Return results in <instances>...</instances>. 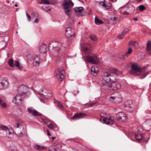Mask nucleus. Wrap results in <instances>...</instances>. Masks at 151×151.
<instances>
[{
    "mask_svg": "<svg viewBox=\"0 0 151 151\" xmlns=\"http://www.w3.org/2000/svg\"><path fill=\"white\" fill-rule=\"evenodd\" d=\"M120 72L116 68H111L109 70L104 72L102 76L101 83L103 86L109 90H117L121 87V84L116 82L118 79H114L113 76H117Z\"/></svg>",
    "mask_w": 151,
    "mask_h": 151,
    "instance_id": "obj_1",
    "label": "nucleus"
},
{
    "mask_svg": "<svg viewBox=\"0 0 151 151\" xmlns=\"http://www.w3.org/2000/svg\"><path fill=\"white\" fill-rule=\"evenodd\" d=\"M81 47L83 52L86 54L85 57L86 61L92 64H97L99 59L96 55L91 53V45L89 44L84 43L81 45Z\"/></svg>",
    "mask_w": 151,
    "mask_h": 151,
    "instance_id": "obj_2",
    "label": "nucleus"
},
{
    "mask_svg": "<svg viewBox=\"0 0 151 151\" xmlns=\"http://www.w3.org/2000/svg\"><path fill=\"white\" fill-rule=\"evenodd\" d=\"M142 68L138 65L137 63L132 64L131 66L130 73L134 76H138L141 79L144 78L150 72L148 71L142 73Z\"/></svg>",
    "mask_w": 151,
    "mask_h": 151,
    "instance_id": "obj_3",
    "label": "nucleus"
},
{
    "mask_svg": "<svg viewBox=\"0 0 151 151\" xmlns=\"http://www.w3.org/2000/svg\"><path fill=\"white\" fill-rule=\"evenodd\" d=\"M73 4L71 0H64L63 6L65 12L67 16H70V10L69 8L73 6Z\"/></svg>",
    "mask_w": 151,
    "mask_h": 151,
    "instance_id": "obj_4",
    "label": "nucleus"
},
{
    "mask_svg": "<svg viewBox=\"0 0 151 151\" xmlns=\"http://www.w3.org/2000/svg\"><path fill=\"white\" fill-rule=\"evenodd\" d=\"M24 123L21 120H19L14 125V128L15 129L20 128V129H17V134L19 136H22V135L23 132H24V129L23 126Z\"/></svg>",
    "mask_w": 151,
    "mask_h": 151,
    "instance_id": "obj_5",
    "label": "nucleus"
},
{
    "mask_svg": "<svg viewBox=\"0 0 151 151\" xmlns=\"http://www.w3.org/2000/svg\"><path fill=\"white\" fill-rule=\"evenodd\" d=\"M64 70H63L58 69L55 70L54 75L56 77L58 78L59 81H61L64 78Z\"/></svg>",
    "mask_w": 151,
    "mask_h": 151,
    "instance_id": "obj_6",
    "label": "nucleus"
},
{
    "mask_svg": "<svg viewBox=\"0 0 151 151\" xmlns=\"http://www.w3.org/2000/svg\"><path fill=\"white\" fill-rule=\"evenodd\" d=\"M65 35L68 38L74 37L75 35L74 29L71 27H67L65 31Z\"/></svg>",
    "mask_w": 151,
    "mask_h": 151,
    "instance_id": "obj_7",
    "label": "nucleus"
},
{
    "mask_svg": "<svg viewBox=\"0 0 151 151\" xmlns=\"http://www.w3.org/2000/svg\"><path fill=\"white\" fill-rule=\"evenodd\" d=\"M101 116H102L101 118H100V121L102 120L104 123L107 124L112 125L113 124V120L111 117L108 118L102 115V114H100Z\"/></svg>",
    "mask_w": 151,
    "mask_h": 151,
    "instance_id": "obj_8",
    "label": "nucleus"
},
{
    "mask_svg": "<svg viewBox=\"0 0 151 151\" xmlns=\"http://www.w3.org/2000/svg\"><path fill=\"white\" fill-rule=\"evenodd\" d=\"M28 89L27 86L24 85H21L18 88V93L23 95L27 93Z\"/></svg>",
    "mask_w": 151,
    "mask_h": 151,
    "instance_id": "obj_9",
    "label": "nucleus"
},
{
    "mask_svg": "<svg viewBox=\"0 0 151 151\" xmlns=\"http://www.w3.org/2000/svg\"><path fill=\"white\" fill-rule=\"evenodd\" d=\"M116 117L118 119L122 121L126 120L127 118L126 115L122 112L116 114Z\"/></svg>",
    "mask_w": 151,
    "mask_h": 151,
    "instance_id": "obj_10",
    "label": "nucleus"
},
{
    "mask_svg": "<svg viewBox=\"0 0 151 151\" xmlns=\"http://www.w3.org/2000/svg\"><path fill=\"white\" fill-rule=\"evenodd\" d=\"M52 46L53 48H55L57 51H58L62 47L61 43L58 42H52L50 44V46Z\"/></svg>",
    "mask_w": 151,
    "mask_h": 151,
    "instance_id": "obj_11",
    "label": "nucleus"
},
{
    "mask_svg": "<svg viewBox=\"0 0 151 151\" xmlns=\"http://www.w3.org/2000/svg\"><path fill=\"white\" fill-rule=\"evenodd\" d=\"M22 96L19 93H18L14 97L13 101H15V103L17 105H20L21 104L22 101Z\"/></svg>",
    "mask_w": 151,
    "mask_h": 151,
    "instance_id": "obj_12",
    "label": "nucleus"
},
{
    "mask_svg": "<svg viewBox=\"0 0 151 151\" xmlns=\"http://www.w3.org/2000/svg\"><path fill=\"white\" fill-rule=\"evenodd\" d=\"M127 9V15H129L134 13L135 10V7L131 4L126 6Z\"/></svg>",
    "mask_w": 151,
    "mask_h": 151,
    "instance_id": "obj_13",
    "label": "nucleus"
},
{
    "mask_svg": "<svg viewBox=\"0 0 151 151\" xmlns=\"http://www.w3.org/2000/svg\"><path fill=\"white\" fill-rule=\"evenodd\" d=\"M9 85V83L6 79H3L0 80V89L4 87H7Z\"/></svg>",
    "mask_w": 151,
    "mask_h": 151,
    "instance_id": "obj_14",
    "label": "nucleus"
},
{
    "mask_svg": "<svg viewBox=\"0 0 151 151\" xmlns=\"http://www.w3.org/2000/svg\"><path fill=\"white\" fill-rule=\"evenodd\" d=\"M86 116V114H85L80 113L74 115L71 117V119L72 120L77 119L84 117H85Z\"/></svg>",
    "mask_w": 151,
    "mask_h": 151,
    "instance_id": "obj_15",
    "label": "nucleus"
},
{
    "mask_svg": "<svg viewBox=\"0 0 151 151\" xmlns=\"http://www.w3.org/2000/svg\"><path fill=\"white\" fill-rule=\"evenodd\" d=\"M92 74L94 76H96L99 72V68L95 65H93L92 66L91 69Z\"/></svg>",
    "mask_w": 151,
    "mask_h": 151,
    "instance_id": "obj_16",
    "label": "nucleus"
},
{
    "mask_svg": "<svg viewBox=\"0 0 151 151\" xmlns=\"http://www.w3.org/2000/svg\"><path fill=\"white\" fill-rule=\"evenodd\" d=\"M125 106L127 108H128V110L131 111L133 110L134 107V105L132 101H128L126 102Z\"/></svg>",
    "mask_w": 151,
    "mask_h": 151,
    "instance_id": "obj_17",
    "label": "nucleus"
},
{
    "mask_svg": "<svg viewBox=\"0 0 151 151\" xmlns=\"http://www.w3.org/2000/svg\"><path fill=\"white\" fill-rule=\"evenodd\" d=\"M27 110L29 113L33 116H37L39 115L38 112L36 110L29 108H27Z\"/></svg>",
    "mask_w": 151,
    "mask_h": 151,
    "instance_id": "obj_18",
    "label": "nucleus"
},
{
    "mask_svg": "<svg viewBox=\"0 0 151 151\" xmlns=\"http://www.w3.org/2000/svg\"><path fill=\"white\" fill-rule=\"evenodd\" d=\"M47 46L45 44H42L38 48L40 52L42 53H45L46 52Z\"/></svg>",
    "mask_w": 151,
    "mask_h": 151,
    "instance_id": "obj_19",
    "label": "nucleus"
},
{
    "mask_svg": "<svg viewBox=\"0 0 151 151\" xmlns=\"http://www.w3.org/2000/svg\"><path fill=\"white\" fill-rule=\"evenodd\" d=\"M35 149L39 151L47 149L46 147H44L42 145H39L37 144L35 145Z\"/></svg>",
    "mask_w": 151,
    "mask_h": 151,
    "instance_id": "obj_20",
    "label": "nucleus"
},
{
    "mask_svg": "<svg viewBox=\"0 0 151 151\" xmlns=\"http://www.w3.org/2000/svg\"><path fill=\"white\" fill-rule=\"evenodd\" d=\"M100 4L106 9H110L111 8V5L110 4H105L104 2H101Z\"/></svg>",
    "mask_w": 151,
    "mask_h": 151,
    "instance_id": "obj_21",
    "label": "nucleus"
},
{
    "mask_svg": "<svg viewBox=\"0 0 151 151\" xmlns=\"http://www.w3.org/2000/svg\"><path fill=\"white\" fill-rule=\"evenodd\" d=\"M14 67H16L19 69H20L23 68V66L21 65L18 60L14 61Z\"/></svg>",
    "mask_w": 151,
    "mask_h": 151,
    "instance_id": "obj_22",
    "label": "nucleus"
},
{
    "mask_svg": "<svg viewBox=\"0 0 151 151\" xmlns=\"http://www.w3.org/2000/svg\"><path fill=\"white\" fill-rule=\"evenodd\" d=\"M113 101L114 102L117 103H119L121 102L122 101V98L120 94H119L118 96H117L116 98H115Z\"/></svg>",
    "mask_w": 151,
    "mask_h": 151,
    "instance_id": "obj_23",
    "label": "nucleus"
},
{
    "mask_svg": "<svg viewBox=\"0 0 151 151\" xmlns=\"http://www.w3.org/2000/svg\"><path fill=\"white\" fill-rule=\"evenodd\" d=\"M74 10L76 13L79 14L83 11V8L82 7H76L74 9Z\"/></svg>",
    "mask_w": 151,
    "mask_h": 151,
    "instance_id": "obj_24",
    "label": "nucleus"
},
{
    "mask_svg": "<svg viewBox=\"0 0 151 151\" xmlns=\"http://www.w3.org/2000/svg\"><path fill=\"white\" fill-rule=\"evenodd\" d=\"M135 137L136 139L138 141H140L142 140L143 138V135L139 132L138 133L135 135Z\"/></svg>",
    "mask_w": 151,
    "mask_h": 151,
    "instance_id": "obj_25",
    "label": "nucleus"
},
{
    "mask_svg": "<svg viewBox=\"0 0 151 151\" xmlns=\"http://www.w3.org/2000/svg\"><path fill=\"white\" fill-rule=\"evenodd\" d=\"M119 94L120 93L119 92H115L113 93L111 95V96L110 98V99H112L114 100L115 98L116 97H117V96H119Z\"/></svg>",
    "mask_w": 151,
    "mask_h": 151,
    "instance_id": "obj_26",
    "label": "nucleus"
},
{
    "mask_svg": "<svg viewBox=\"0 0 151 151\" xmlns=\"http://www.w3.org/2000/svg\"><path fill=\"white\" fill-rule=\"evenodd\" d=\"M95 22L96 24L100 25L104 23V22L101 19H98L97 17H96L95 18Z\"/></svg>",
    "mask_w": 151,
    "mask_h": 151,
    "instance_id": "obj_27",
    "label": "nucleus"
},
{
    "mask_svg": "<svg viewBox=\"0 0 151 151\" xmlns=\"http://www.w3.org/2000/svg\"><path fill=\"white\" fill-rule=\"evenodd\" d=\"M49 151H60L58 147L55 146H51L49 148Z\"/></svg>",
    "mask_w": 151,
    "mask_h": 151,
    "instance_id": "obj_28",
    "label": "nucleus"
},
{
    "mask_svg": "<svg viewBox=\"0 0 151 151\" xmlns=\"http://www.w3.org/2000/svg\"><path fill=\"white\" fill-rule=\"evenodd\" d=\"M37 94L39 95L40 96V97H42L40 98V101L43 103H44L45 100L44 99H45L46 98L45 96L43 94L40 93L39 92H37Z\"/></svg>",
    "mask_w": 151,
    "mask_h": 151,
    "instance_id": "obj_29",
    "label": "nucleus"
},
{
    "mask_svg": "<svg viewBox=\"0 0 151 151\" xmlns=\"http://www.w3.org/2000/svg\"><path fill=\"white\" fill-rule=\"evenodd\" d=\"M120 11L121 13L127 15V9L126 6L122 7Z\"/></svg>",
    "mask_w": 151,
    "mask_h": 151,
    "instance_id": "obj_30",
    "label": "nucleus"
},
{
    "mask_svg": "<svg viewBox=\"0 0 151 151\" xmlns=\"http://www.w3.org/2000/svg\"><path fill=\"white\" fill-rule=\"evenodd\" d=\"M8 63L9 66L11 67H14V61L12 59H10L8 61Z\"/></svg>",
    "mask_w": 151,
    "mask_h": 151,
    "instance_id": "obj_31",
    "label": "nucleus"
},
{
    "mask_svg": "<svg viewBox=\"0 0 151 151\" xmlns=\"http://www.w3.org/2000/svg\"><path fill=\"white\" fill-rule=\"evenodd\" d=\"M6 132V135L8 137L11 138L13 136V133L10 131L9 129Z\"/></svg>",
    "mask_w": 151,
    "mask_h": 151,
    "instance_id": "obj_32",
    "label": "nucleus"
},
{
    "mask_svg": "<svg viewBox=\"0 0 151 151\" xmlns=\"http://www.w3.org/2000/svg\"><path fill=\"white\" fill-rule=\"evenodd\" d=\"M0 106L3 108H5L6 106V103L2 101L1 97H0Z\"/></svg>",
    "mask_w": 151,
    "mask_h": 151,
    "instance_id": "obj_33",
    "label": "nucleus"
},
{
    "mask_svg": "<svg viewBox=\"0 0 151 151\" xmlns=\"http://www.w3.org/2000/svg\"><path fill=\"white\" fill-rule=\"evenodd\" d=\"M47 126L50 129H54V130H58V128L57 127H55L54 126L53 124L50 123L48 125H47Z\"/></svg>",
    "mask_w": 151,
    "mask_h": 151,
    "instance_id": "obj_34",
    "label": "nucleus"
},
{
    "mask_svg": "<svg viewBox=\"0 0 151 151\" xmlns=\"http://www.w3.org/2000/svg\"><path fill=\"white\" fill-rule=\"evenodd\" d=\"M34 61L37 64H39L40 63V58L38 56H36L34 59Z\"/></svg>",
    "mask_w": 151,
    "mask_h": 151,
    "instance_id": "obj_35",
    "label": "nucleus"
},
{
    "mask_svg": "<svg viewBox=\"0 0 151 151\" xmlns=\"http://www.w3.org/2000/svg\"><path fill=\"white\" fill-rule=\"evenodd\" d=\"M9 129L7 127L4 125H1L0 126V130L5 131L6 132Z\"/></svg>",
    "mask_w": 151,
    "mask_h": 151,
    "instance_id": "obj_36",
    "label": "nucleus"
},
{
    "mask_svg": "<svg viewBox=\"0 0 151 151\" xmlns=\"http://www.w3.org/2000/svg\"><path fill=\"white\" fill-rule=\"evenodd\" d=\"M50 3L49 0H41L40 4H50Z\"/></svg>",
    "mask_w": 151,
    "mask_h": 151,
    "instance_id": "obj_37",
    "label": "nucleus"
},
{
    "mask_svg": "<svg viewBox=\"0 0 151 151\" xmlns=\"http://www.w3.org/2000/svg\"><path fill=\"white\" fill-rule=\"evenodd\" d=\"M132 49L131 48H129L128 51L126 53L125 55L126 56H128L132 52Z\"/></svg>",
    "mask_w": 151,
    "mask_h": 151,
    "instance_id": "obj_38",
    "label": "nucleus"
},
{
    "mask_svg": "<svg viewBox=\"0 0 151 151\" xmlns=\"http://www.w3.org/2000/svg\"><path fill=\"white\" fill-rule=\"evenodd\" d=\"M129 44L130 45H132L134 46L137 45L138 43L136 42H134L133 41H130L129 42Z\"/></svg>",
    "mask_w": 151,
    "mask_h": 151,
    "instance_id": "obj_39",
    "label": "nucleus"
},
{
    "mask_svg": "<svg viewBox=\"0 0 151 151\" xmlns=\"http://www.w3.org/2000/svg\"><path fill=\"white\" fill-rule=\"evenodd\" d=\"M142 135L143 138L142 140L144 141H145L146 142H147L149 140V138L145 135L143 134Z\"/></svg>",
    "mask_w": 151,
    "mask_h": 151,
    "instance_id": "obj_40",
    "label": "nucleus"
},
{
    "mask_svg": "<svg viewBox=\"0 0 151 151\" xmlns=\"http://www.w3.org/2000/svg\"><path fill=\"white\" fill-rule=\"evenodd\" d=\"M42 8L45 11H49L50 10V9L49 7L45 5L42 6Z\"/></svg>",
    "mask_w": 151,
    "mask_h": 151,
    "instance_id": "obj_41",
    "label": "nucleus"
},
{
    "mask_svg": "<svg viewBox=\"0 0 151 151\" xmlns=\"http://www.w3.org/2000/svg\"><path fill=\"white\" fill-rule=\"evenodd\" d=\"M124 35L122 32L121 33L119 34L117 36V38L119 39H122L124 37Z\"/></svg>",
    "mask_w": 151,
    "mask_h": 151,
    "instance_id": "obj_42",
    "label": "nucleus"
},
{
    "mask_svg": "<svg viewBox=\"0 0 151 151\" xmlns=\"http://www.w3.org/2000/svg\"><path fill=\"white\" fill-rule=\"evenodd\" d=\"M139 8L140 11H143L146 9V8L143 5H140L139 6Z\"/></svg>",
    "mask_w": 151,
    "mask_h": 151,
    "instance_id": "obj_43",
    "label": "nucleus"
},
{
    "mask_svg": "<svg viewBox=\"0 0 151 151\" xmlns=\"http://www.w3.org/2000/svg\"><path fill=\"white\" fill-rule=\"evenodd\" d=\"M90 38L93 41H95L97 40L96 36L94 35H90Z\"/></svg>",
    "mask_w": 151,
    "mask_h": 151,
    "instance_id": "obj_44",
    "label": "nucleus"
},
{
    "mask_svg": "<svg viewBox=\"0 0 151 151\" xmlns=\"http://www.w3.org/2000/svg\"><path fill=\"white\" fill-rule=\"evenodd\" d=\"M151 47V41H149L148 42L147 44V49H149V48H150Z\"/></svg>",
    "mask_w": 151,
    "mask_h": 151,
    "instance_id": "obj_45",
    "label": "nucleus"
},
{
    "mask_svg": "<svg viewBox=\"0 0 151 151\" xmlns=\"http://www.w3.org/2000/svg\"><path fill=\"white\" fill-rule=\"evenodd\" d=\"M129 31V29H125L122 32V33L125 36V35Z\"/></svg>",
    "mask_w": 151,
    "mask_h": 151,
    "instance_id": "obj_46",
    "label": "nucleus"
},
{
    "mask_svg": "<svg viewBox=\"0 0 151 151\" xmlns=\"http://www.w3.org/2000/svg\"><path fill=\"white\" fill-rule=\"evenodd\" d=\"M58 104H57V106L61 109H62L63 108V106L61 104H60L59 102L58 101Z\"/></svg>",
    "mask_w": 151,
    "mask_h": 151,
    "instance_id": "obj_47",
    "label": "nucleus"
},
{
    "mask_svg": "<svg viewBox=\"0 0 151 151\" xmlns=\"http://www.w3.org/2000/svg\"><path fill=\"white\" fill-rule=\"evenodd\" d=\"M26 15L27 16L28 20L29 21H30L31 20V18L29 14L28 13H27L26 14Z\"/></svg>",
    "mask_w": 151,
    "mask_h": 151,
    "instance_id": "obj_48",
    "label": "nucleus"
},
{
    "mask_svg": "<svg viewBox=\"0 0 151 151\" xmlns=\"http://www.w3.org/2000/svg\"><path fill=\"white\" fill-rule=\"evenodd\" d=\"M117 19V18L116 17H114L113 18H111V20H113V21H114V22H113V23H116Z\"/></svg>",
    "mask_w": 151,
    "mask_h": 151,
    "instance_id": "obj_49",
    "label": "nucleus"
},
{
    "mask_svg": "<svg viewBox=\"0 0 151 151\" xmlns=\"http://www.w3.org/2000/svg\"><path fill=\"white\" fill-rule=\"evenodd\" d=\"M43 122L47 126L48 125L49 122L47 120H43Z\"/></svg>",
    "mask_w": 151,
    "mask_h": 151,
    "instance_id": "obj_50",
    "label": "nucleus"
},
{
    "mask_svg": "<svg viewBox=\"0 0 151 151\" xmlns=\"http://www.w3.org/2000/svg\"><path fill=\"white\" fill-rule=\"evenodd\" d=\"M55 144L57 145H60L59 146L60 147H62V146L61 145V143L60 142H56L55 143Z\"/></svg>",
    "mask_w": 151,
    "mask_h": 151,
    "instance_id": "obj_51",
    "label": "nucleus"
},
{
    "mask_svg": "<svg viewBox=\"0 0 151 151\" xmlns=\"http://www.w3.org/2000/svg\"><path fill=\"white\" fill-rule=\"evenodd\" d=\"M149 49H147V52L149 54L151 55V49L150 48H149Z\"/></svg>",
    "mask_w": 151,
    "mask_h": 151,
    "instance_id": "obj_52",
    "label": "nucleus"
},
{
    "mask_svg": "<svg viewBox=\"0 0 151 151\" xmlns=\"http://www.w3.org/2000/svg\"><path fill=\"white\" fill-rule=\"evenodd\" d=\"M97 103L96 102H93L91 103V104H89V106L90 107H92L94 106L95 104H96Z\"/></svg>",
    "mask_w": 151,
    "mask_h": 151,
    "instance_id": "obj_53",
    "label": "nucleus"
},
{
    "mask_svg": "<svg viewBox=\"0 0 151 151\" xmlns=\"http://www.w3.org/2000/svg\"><path fill=\"white\" fill-rule=\"evenodd\" d=\"M39 22V19L37 18L35 20L34 22L35 23H38Z\"/></svg>",
    "mask_w": 151,
    "mask_h": 151,
    "instance_id": "obj_54",
    "label": "nucleus"
},
{
    "mask_svg": "<svg viewBox=\"0 0 151 151\" xmlns=\"http://www.w3.org/2000/svg\"><path fill=\"white\" fill-rule=\"evenodd\" d=\"M47 135L48 136H50L51 135V134H50V133L49 132L48 130H47Z\"/></svg>",
    "mask_w": 151,
    "mask_h": 151,
    "instance_id": "obj_55",
    "label": "nucleus"
},
{
    "mask_svg": "<svg viewBox=\"0 0 151 151\" xmlns=\"http://www.w3.org/2000/svg\"><path fill=\"white\" fill-rule=\"evenodd\" d=\"M133 20L134 21H137L138 20V19L137 18V17H134L133 18Z\"/></svg>",
    "mask_w": 151,
    "mask_h": 151,
    "instance_id": "obj_56",
    "label": "nucleus"
},
{
    "mask_svg": "<svg viewBox=\"0 0 151 151\" xmlns=\"http://www.w3.org/2000/svg\"><path fill=\"white\" fill-rule=\"evenodd\" d=\"M113 2H115L117 0H111Z\"/></svg>",
    "mask_w": 151,
    "mask_h": 151,
    "instance_id": "obj_57",
    "label": "nucleus"
},
{
    "mask_svg": "<svg viewBox=\"0 0 151 151\" xmlns=\"http://www.w3.org/2000/svg\"><path fill=\"white\" fill-rule=\"evenodd\" d=\"M14 6L16 7H17L18 6V5L17 4H15Z\"/></svg>",
    "mask_w": 151,
    "mask_h": 151,
    "instance_id": "obj_58",
    "label": "nucleus"
},
{
    "mask_svg": "<svg viewBox=\"0 0 151 151\" xmlns=\"http://www.w3.org/2000/svg\"><path fill=\"white\" fill-rule=\"evenodd\" d=\"M52 139L54 140V139L55 138V137H52Z\"/></svg>",
    "mask_w": 151,
    "mask_h": 151,
    "instance_id": "obj_59",
    "label": "nucleus"
},
{
    "mask_svg": "<svg viewBox=\"0 0 151 151\" xmlns=\"http://www.w3.org/2000/svg\"><path fill=\"white\" fill-rule=\"evenodd\" d=\"M88 151H93L92 150H89Z\"/></svg>",
    "mask_w": 151,
    "mask_h": 151,
    "instance_id": "obj_60",
    "label": "nucleus"
},
{
    "mask_svg": "<svg viewBox=\"0 0 151 151\" xmlns=\"http://www.w3.org/2000/svg\"><path fill=\"white\" fill-rule=\"evenodd\" d=\"M80 22H79V24H80Z\"/></svg>",
    "mask_w": 151,
    "mask_h": 151,
    "instance_id": "obj_61",
    "label": "nucleus"
}]
</instances>
